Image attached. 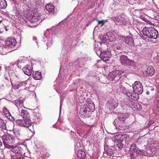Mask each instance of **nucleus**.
<instances>
[{
    "instance_id": "nucleus-42",
    "label": "nucleus",
    "mask_w": 159,
    "mask_h": 159,
    "mask_svg": "<svg viewBox=\"0 0 159 159\" xmlns=\"http://www.w3.org/2000/svg\"><path fill=\"white\" fill-rule=\"evenodd\" d=\"M116 48L118 50H119L121 49V47L120 45L116 47Z\"/></svg>"
},
{
    "instance_id": "nucleus-11",
    "label": "nucleus",
    "mask_w": 159,
    "mask_h": 159,
    "mask_svg": "<svg viewBox=\"0 0 159 159\" xmlns=\"http://www.w3.org/2000/svg\"><path fill=\"white\" fill-rule=\"evenodd\" d=\"M115 20L119 25H125L127 23V21L122 16H118L115 17Z\"/></svg>"
},
{
    "instance_id": "nucleus-16",
    "label": "nucleus",
    "mask_w": 159,
    "mask_h": 159,
    "mask_svg": "<svg viewBox=\"0 0 159 159\" xmlns=\"http://www.w3.org/2000/svg\"><path fill=\"white\" fill-rule=\"evenodd\" d=\"M146 72L148 75L152 76L155 73V70L153 67L151 66H148L146 70Z\"/></svg>"
},
{
    "instance_id": "nucleus-34",
    "label": "nucleus",
    "mask_w": 159,
    "mask_h": 159,
    "mask_svg": "<svg viewBox=\"0 0 159 159\" xmlns=\"http://www.w3.org/2000/svg\"><path fill=\"white\" fill-rule=\"evenodd\" d=\"M97 21L98 22V25H100V24H101V26H102L104 24V20H97Z\"/></svg>"
},
{
    "instance_id": "nucleus-41",
    "label": "nucleus",
    "mask_w": 159,
    "mask_h": 159,
    "mask_svg": "<svg viewBox=\"0 0 159 159\" xmlns=\"http://www.w3.org/2000/svg\"><path fill=\"white\" fill-rule=\"evenodd\" d=\"M151 150L153 152H155L156 149L155 148H152L151 149Z\"/></svg>"
},
{
    "instance_id": "nucleus-33",
    "label": "nucleus",
    "mask_w": 159,
    "mask_h": 159,
    "mask_svg": "<svg viewBox=\"0 0 159 159\" xmlns=\"http://www.w3.org/2000/svg\"><path fill=\"white\" fill-rule=\"evenodd\" d=\"M116 71L115 70L113 71L111 73H110L111 75L113 76V78H118V76L117 75V73H116Z\"/></svg>"
},
{
    "instance_id": "nucleus-26",
    "label": "nucleus",
    "mask_w": 159,
    "mask_h": 159,
    "mask_svg": "<svg viewBox=\"0 0 159 159\" xmlns=\"http://www.w3.org/2000/svg\"><path fill=\"white\" fill-rule=\"evenodd\" d=\"M122 137L121 135H117L115 136L114 137V140L116 142L120 141H121V138Z\"/></svg>"
},
{
    "instance_id": "nucleus-20",
    "label": "nucleus",
    "mask_w": 159,
    "mask_h": 159,
    "mask_svg": "<svg viewBox=\"0 0 159 159\" xmlns=\"http://www.w3.org/2000/svg\"><path fill=\"white\" fill-rule=\"evenodd\" d=\"M33 77L36 80H40L42 77L41 73L39 71H37L34 74H33Z\"/></svg>"
},
{
    "instance_id": "nucleus-3",
    "label": "nucleus",
    "mask_w": 159,
    "mask_h": 159,
    "mask_svg": "<svg viewBox=\"0 0 159 159\" xmlns=\"http://www.w3.org/2000/svg\"><path fill=\"white\" fill-rule=\"evenodd\" d=\"M16 123L20 126L26 128H29L32 124L30 118L17 120H16Z\"/></svg>"
},
{
    "instance_id": "nucleus-14",
    "label": "nucleus",
    "mask_w": 159,
    "mask_h": 159,
    "mask_svg": "<svg viewBox=\"0 0 159 159\" xmlns=\"http://www.w3.org/2000/svg\"><path fill=\"white\" fill-rule=\"evenodd\" d=\"M46 10L49 12L54 14L55 13V7L51 4H47L45 6Z\"/></svg>"
},
{
    "instance_id": "nucleus-48",
    "label": "nucleus",
    "mask_w": 159,
    "mask_h": 159,
    "mask_svg": "<svg viewBox=\"0 0 159 159\" xmlns=\"http://www.w3.org/2000/svg\"><path fill=\"white\" fill-rule=\"evenodd\" d=\"M1 22V21H0V23Z\"/></svg>"
},
{
    "instance_id": "nucleus-39",
    "label": "nucleus",
    "mask_w": 159,
    "mask_h": 159,
    "mask_svg": "<svg viewBox=\"0 0 159 159\" xmlns=\"http://www.w3.org/2000/svg\"><path fill=\"white\" fill-rule=\"evenodd\" d=\"M114 103H115V104L113 105V108L115 109V108H116L118 105V104L117 103L116 101H114Z\"/></svg>"
},
{
    "instance_id": "nucleus-2",
    "label": "nucleus",
    "mask_w": 159,
    "mask_h": 159,
    "mask_svg": "<svg viewBox=\"0 0 159 159\" xmlns=\"http://www.w3.org/2000/svg\"><path fill=\"white\" fill-rule=\"evenodd\" d=\"M120 61L121 64L125 66H130L132 67H134L135 64L132 60H130L128 58V57L125 55H121L120 57Z\"/></svg>"
},
{
    "instance_id": "nucleus-43",
    "label": "nucleus",
    "mask_w": 159,
    "mask_h": 159,
    "mask_svg": "<svg viewBox=\"0 0 159 159\" xmlns=\"http://www.w3.org/2000/svg\"><path fill=\"white\" fill-rule=\"evenodd\" d=\"M157 107L159 108V97L157 101Z\"/></svg>"
},
{
    "instance_id": "nucleus-5",
    "label": "nucleus",
    "mask_w": 159,
    "mask_h": 159,
    "mask_svg": "<svg viewBox=\"0 0 159 159\" xmlns=\"http://www.w3.org/2000/svg\"><path fill=\"white\" fill-rule=\"evenodd\" d=\"M127 118V116L124 114L119 113L118 115V118L114 120L113 124L116 126H119L121 124L124 122Z\"/></svg>"
},
{
    "instance_id": "nucleus-30",
    "label": "nucleus",
    "mask_w": 159,
    "mask_h": 159,
    "mask_svg": "<svg viewBox=\"0 0 159 159\" xmlns=\"http://www.w3.org/2000/svg\"><path fill=\"white\" fill-rule=\"evenodd\" d=\"M116 72V73H117V76H118V78H119V76H120V75H121L122 74H123L124 73H125V71H121V70H115Z\"/></svg>"
},
{
    "instance_id": "nucleus-7",
    "label": "nucleus",
    "mask_w": 159,
    "mask_h": 159,
    "mask_svg": "<svg viewBox=\"0 0 159 159\" xmlns=\"http://www.w3.org/2000/svg\"><path fill=\"white\" fill-rule=\"evenodd\" d=\"M2 137L3 143L5 145H9L13 143L14 139L13 138L11 135L9 134L7 135L4 134L3 136H2Z\"/></svg>"
},
{
    "instance_id": "nucleus-47",
    "label": "nucleus",
    "mask_w": 159,
    "mask_h": 159,
    "mask_svg": "<svg viewBox=\"0 0 159 159\" xmlns=\"http://www.w3.org/2000/svg\"><path fill=\"white\" fill-rule=\"evenodd\" d=\"M2 33L1 32V31H0V33Z\"/></svg>"
},
{
    "instance_id": "nucleus-37",
    "label": "nucleus",
    "mask_w": 159,
    "mask_h": 159,
    "mask_svg": "<svg viewBox=\"0 0 159 159\" xmlns=\"http://www.w3.org/2000/svg\"><path fill=\"white\" fill-rule=\"evenodd\" d=\"M5 133V132L3 130L0 129V137H2V136H3Z\"/></svg>"
},
{
    "instance_id": "nucleus-9",
    "label": "nucleus",
    "mask_w": 159,
    "mask_h": 159,
    "mask_svg": "<svg viewBox=\"0 0 159 159\" xmlns=\"http://www.w3.org/2000/svg\"><path fill=\"white\" fill-rule=\"evenodd\" d=\"M110 56V52L109 51L101 52L99 57L104 61L109 60V58Z\"/></svg>"
},
{
    "instance_id": "nucleus-29",
    "label": "nucleus",
    "mask_w": 159,
    "mask_h": 159,
    "mask_svg": "<svg viewBox=\"0 0 159 159\" xmlns=\"http://www.w3.org/2000/svg\"><path fill=\"white\" fill-rule=\"evenodd\" d=\"M121 141L116 142L117 143L116 144L119 148H123L124 145L122 143Z\"/></svg>"
},
{
    "instance_id": "nucleus-22",
    "label": "nucleus",
    "mask_w": 159,
    "mask_h": 159,
    "mask_svg": "<svg viewBox=\"0 0 159 159\" xmlns=\"http://www.w3.org/2000/svg\"><path fill=\"white\" fill-rule=\"evenodd\" d=\"M7 6V3L5 0H0V8L4 9Z\"/></svg>"
},
{
    "instance_id": "nucleus-32",
    "label": "nucleus",
    "mask_w": 159,
    "mask_h": 159,
    "mask_svg": "<svg viewBox=\"0 0 159 159\" xmlns=\"http://www.w3.org/2000/svg\"><path fill=\"white\" fill-rule=\"evenodd\" d=\"M107 78L109 79V80L110 81H113L115 78H113V76L111 73H110L107 76Z\"/></svg>"
},
{
    "instance_id": "nucleus-24",
    "label": "nucleus",
    "mask_w": 159,
    "mask_h": 159,
    "mask_svg": "<svg viewBox=\"0 0 159 159\" xmlns=\"http://www.w3.org/2000/svg\"><path fill=\"white\" fill-rule=\"evenodd\" d=\"M125 95L131 99H133V98H134V93H132L131 90H130V91H128V93H127V92L125 93Z\"/></svg>"
},
{
    "instance_id": "nucleus-17",
    "label": "nucleus",
    "mask_w": 159,
    "mask_h": 159,
    "mask_svg": "<svg viewBox=\"0 0 159 159\" xmlns=\"http://www.w3.org/2000/svg\"><path fill=\"white\" fill-rule=\"evenodd\" d=\"M20 114L21 116L23 118V119L30 118V114L27 111L25 110H22Z\"/></svg>"
},
{
    "instance_id": "nucleus-8",
    "label": "nucleus",
    "mask_w": 159,
    "mask_h": 159,
    "mask_svg": "<svg viewBox=\"0 0 159 159\" xmlns=\"http://www.w3.org/2000/svg\"><path fill=\"white\" fill-rule=\"evenodd\" d=\"M33 68L31 64L26 65L22 69V70L24 74L28 76H30L32 74Z\"/></svg>"
},
{
    "instance_id": "nucleus-40",
    "label": "nucleus",
    "mask_w": 159,
    "mask_h": 159,
    "mask_svg": "<svg viewBox=\"0 0 159 159\" xmlns=\"http://www.w3.org/2000/svg\"><path fill=\"white\" fill-rule=\"evenodd\" d=\"M154 123V121L153 120H151L150 121L149 123V125H151Z\"/></svg>"
},
{
    "instance_id": "nucleus-36",
    "label": "nucleus",
    "mask_w": 159,
    "mask_h": 159,
    "mask_svg": "<svg viewBox=\"0 0 159 159\" xmlns=\"http://www.w3.org/2000/svg\"><path fill=\"white\" fill-rule=\"evenodd\" d=\"M3 112L5 113L6 114H10V113L9 111L8 110L7 108L6 107H4L3 109Z\"/></svg>"
},
{
    "instance_id": "nucleus-1",
    "label": "nucleus",
    "mask_w": 159,
    "mask_h": 159,
    "mask_svg": "<svg viewBox=\"0 0 159 159\" xmlns=\"http://www.w3.org/2000/svg\"><path fill=\"white\" fill-rule=\"evenodd\" d=\"M142 32L144 35L150 39H157L158 37V31L154 27H145Z\"/></svg>"
},
{
    "instance_id": "nucleus-12",
    "label": "nucleus",
    "mask_w": 159,
    "mask_h": 159,
    "mask_svg": "<svg viewBox=\"0 0 159 159\" xmlns=\"http://www.w3.org/2000/svg\"><path fill=\"white\" fill-rule=\"evenodd\" d=\"M88 102L86 104V106L89 111H93L95 109L94 104L90 100V99H87Z\"/></svg>"
},
{
    "instance_id": "nucleus-46",
    "label": "nucleus",
    "mask_w": 159,
    "mask_h": 159,
    "mask_svg": "<svg viewBox=\"0 0 159 159\" xmlns=\"http://www.w3.org/2000/svg\"><path fill=\"white\" fill-rule=\"evenodd\" d=\"M80 159H85V158H82Z\"/></svg>"
},
{
    "instance_id": "nucleus-4",
    "label": "nucleus",
    "mask_w": 159,
    "mask_h": 159,
    "mask_svg": "<svg viewBox=\"0 0 159 159\" xmlns=\"http://www.w3.org/2000/svg\"><path fill=\"white\" fill-rule=\"evenodd\" d=\"M132 87L133 91L135 93L141 94L143 92V86L139 81H135Z\"/></svg>"
},
{
    "instance_id": "nucleus-45",
    "label": "nucleus",
    "mask_w": 159,
    "mask_h": 159,
    "mask_svg": "<svg viewBox=\"0 0 159 159\" xmlns=\"http://www.w3.org/2000/svg\"><path fill=\"white\" fill-rule=\"evenodd\" d=\"M130 90H129V88H128L127 89V93H128V91H130Z\"/></svg>"
},
{
    "instance_id": "nucleus-15",
    "label": "nucleus",
    "mask_w": 159,
    "mask_h": 159,
    "mask_svg": "<svg viewBox=\"0 0 159 159\" xmlns=\"http://www.w3.org/2000/svg\"><path fill=\"white\" fill-rule=\"evenodd\" d=\"M125 42L129 45L133 46L134 45V40L132 38L129 36L127 37L125 39Z\"/></svg>"
},
{
    "instance_id": "nucleus-31",
    "label": "nucleus",
    "mask_w": 159,
    "mask_h": 159,
    "mask_svg": "<svg viewBox=\"0 0 159 159\" xmlns=\"http://www.w3.org/2000/svg\"><path fill=\"white\" fill-rule=\"evenodd\" d=\"M128 88L125 87H121L120 88V89L121 92L125 94V93H127V89Z\"/></svg>"
},
{
    "instance_id": "nucleus-18",
    "label": "nucleus",
    "mask_w": 159,
    "mask_h": 159,
    "mask_svg": "<svg viewBox=\"0 0 159 159\" xmlns=\"http://www.w3.org/2000/svg\"><path fill=\"white\" fill-rule=\"evenodd\" d=\"M22 148L20 146H16L11 149L12 152L15 153H22Z\"/></svg>"
},
{
    "instance_id": "nucleus-38",
    "label": "nucleus",
    "mask_w": 159,
    "mask_h": 159,
    "mask_svg": "<svg viewBox=\"0 0 159 159\" xmlns=\"http://www.w3.org/2000/svg\"><path fill=\"white\" fill-rule=\"evenodd\" d=\"M111 150L110 149H108L107 151V153L108 154H109L110 155H112L113 154V151H111Z\"/></svg>"
},
{
    "instance_id": "nucleus-35",
    "label": "nucleus",
    "mask_w": 159,
    "mask_h": 159,
    "mask_svg": "<svg viewBox=\"0 0 159 159\" xmlns=\"http://www.w3.org/2000/svg\"><path fill=\"white\" fill-rule=\"evenodd\" d=\"M134 98H133V99H132L135 100H137L138 99L139 96L138 95L139 94H138L137 93H134Z\"/></svg>"
},
{
    "instance_id": "nucleus-21",
    "label": "nucleus",
    "mask_w": 159,
    "mask_h": 159,
    "mask_svg": "<svg viewBox=\"0 0 159 159\" xmlns=\"http://www.w3.org/2000/svg\"><path fill=\"white\" fill-rule=\"evenodd\" d=\"M0 127L2 129L7 130L6 125L4 120L0 118Z\"/></svg>"
},
{
    "instance_id": "nucleus-25",
    "label": "nucleus",
    "mask_w": 159,
    "mask_h": 159,
    "mask_svg": "<svg viewBox=\"0 0 159 159\" xmlns=\"http://www.w3.org/2000/svg\"><path fill=\"white\" fill-rule=\"evenodd\" d=\"M24 84V82H19L15 84L14 87L16 89H18L20 87L23 85Z\"/></svg>"
},
{
    "instance_id": "nucleus-6",
    "label": "nucleus",
    "mask_w": 159,
    "mask_h": 159,
    "mask_svg": "<svg viewBox=\"0 0 159 159\" xmlns=\"http://www.w3.org/2000/svg\"><path fill=\"white\" fill-rule=\"evenodd\" d=\"M5 46L6 48H13L16 46V41L15 38L10 37L5 40Z\"/></svg>"
},
{
    "instance_id": "nucleus-10",
    "label": "nucleus",
    "mask_w": 159,
    "mask_h": 159,
    "mask_svg": "<svg viewBox=\"0 0 159 159\" xmlns=\"http://www.w3.org/2000/svg\"><path fill=\"white\" fill-rule=\"evenodd\" d=\"M41 19L40 21H42L43 19L41 18V15L39 13H34L30 18V21L32 23L38 21Z\"/></svg>"
},
{
    "instance_id": "nucleus-19",
    "label": "nucleus",
    "mask_w": 159,
    "mask_h": 159,
    "mask_svg": "<svg viewBox=\"0 0 159 159\" xmlns=\"http://www.w3.org/2000/svg\"><path fill=\"white\" fill-rule=\"evenodd\" d=\"M78 157L80 159L82 158H85L86 153L85 152L81 150H79L77 152Z\"/></svg>"
},
{
    "instance_id": "nucleus-13",
    "label": "nucleus",
    "mask_w": 159,
    "mask_h": 159,
    "mask_svg": "<svg viewBox=\"0 0 159 159\" xmlns=\"http://www.w3.org/2000/svg\"><path fill=\"white\" fill-rule=\"evenodd\" d=\"M80 114L81 117L83 118L89 117L90 115L89 114V111L86 110H80Z\"/></svg>"
},
{
    "instance_id": "nucleus-44",
    "label": "nucleus",
    "mask_w": 159,
    "mask_h": 159,
    "mask_svg": "<svg viewBox=\"0 0 159 159\" xmlns=\"http://www.w3.org/2000/svg\"><path fill=\"white\" fill-rule=\"evenodd\" d=\"M157 61L158 62H159V55L157 57Z\"/></svg>"
},
{
    "instance_id": "nucleus-28",
    "label": "nucleus",
    "mask_w": 159,
    "mask_h": 159,
    "mask_svg": "<svg viewBox=\"0 0 159 159\" xmlns=\"http://www.w3.org/2000/svg\"><path fill=\"white\" fill-rule=\"evenodd\" d=\"M136 149V146L135 144H132L130 148V152H133V151H135Z\"/></svg>"
},
{
    "instance_id": "nucleus-23",
    "label": "nucleus",
    "mask_w": 159,
    "mask_h": 159,
    "mask_svg": "<svg viewBox=\"0 0 159 159\" xmlns=\"http://www.w3.org/2000/svg\"><path fill=\"white\" fill-rule=\"evenodd\" d=\"M15 102L16 106L17 107L23 106V101L22 100H16Z\"/></svg>"
},
{
    "instance_id": "nucleus-27",
    "label": "nucleus",
    "mask_w": 159,
    "mask_h": 159,
    "mask_svg": "<svg viewBox=\"0 0 159 159\" xmlns=\"http://www.w3.org/2000/svg\"><path fill=\"white\" fill-rule=\"evenodd\" d=\"M12 159H25V158L22 156L15 155L12 156Z\"/></svg>"
}]
</instances>
